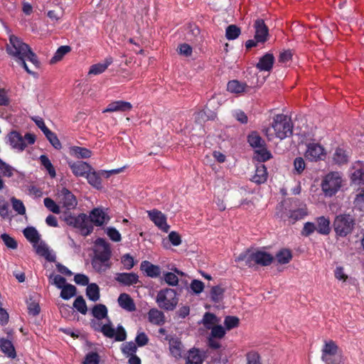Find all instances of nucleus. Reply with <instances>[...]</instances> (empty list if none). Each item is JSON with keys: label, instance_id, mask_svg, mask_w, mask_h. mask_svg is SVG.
I'll list each match as a JSON object with an SVG mask.
<instances>
[{"label": "nucleus", "instance_id": "64", "mask_svg": "<svg viewBox=\"0 0 364 364\" xmlns=\"http://www.w3.org/2000/svg\"><path fill=\"white\" fill-rule=\"evenodd\" d=\"M247 364H262L259 355L256 352H250L247 354Z\"/></svg>", "mask_w": 364, "mask_h": 364}, {"label": "nucleus", "instance_id": "36", "mask_svg": "<svg viewBox=\"0 0 364 364\" xmlns=\"http://www.w3.org/2000/svg\"><path fill=\"white\" fill-rule=\"evenodd\" d=\"M350 181L356 186L364 188V171L360 168L355 170L351 173Z\"/></svg>", "mask_w": 364, "mask_h": 364}, {"label": "nucleus", "instance_id": "3", "mask_svg": "<svg viewBox=\"0 0 364 364\" xmlns=\"http://www.w3.org/2000/svg\"><path fill=\"white\" fill-rule=\"evenodd\" d=\"M293 125L290 119L283 114L275 115L270 125L262 129V132L268 139H274L283 140L292 134Z\"/></svg>", "mask_w": 364, "mask_h": 364}, {"label": "nucleus", "instance_id": "7", "mask_svg": "<svg viewBox=\"0 0 364 364\" xmlns=\"http://www.w3.org/2000/svg\"><path fill=\"white\" fill-rule=\"evenodd\" d=\"M341 359L343 356L337 343L332 340L325 341L321 349L322 361L326 364Z\"/></svg>", "mask_w": 364, "mask_h": 364}, {"label": "nucleus", "instance_id": "45", "mask_svg": "<svg viewBox=\"0 0 364 364\" xmlns=\"http://www.w3.org/2000/svg\"><path fill=\"white\" fill-rule=\"evenodd\" d=\"M272 157V154L263 146L255 150V158L257 161L264 162Z\"/></svg>", "mask_w": 364, "mask_h": 364}, {"label": "nucleus", "instance_id": "18", "mask_svg": "<svg viewBox=\"0 0 364 364\" xmlns=\"http://www.w3.org/2000/svg\"><path fill=\"white\" fill-rule=\"evenodd\" d=\"M132 105L129 102L122 100L114 101L109 103L107 107L102 110L103 113L115 112H127L131 110Z\"/></svg>", "mask_w": 364, "mask_h": 364}, {"label": "nucleus", "instance_id": "30", "mask_svg": "<svg viewBox=\"0 0 364 364\" xmlns=\"http://www.w3.org/2000/svg\"><path fill=\"white\" fill-rule=\"evenodd\" d=\"M267 179V168L263 164L257 166L255 173L252 176V181L260 184L264 183Z\"/></svg>", "mask_w": 364, "mask_h": 364}, {"label": "nucleus", "instance_id": "54", "mask_svg": "<svg viewBox=\"0 0 364 364\" xmlns=\"http://www.w3.org/2000/svg\"><path fill=\"white\" fill-rule=\"evenodd\" d=\"M334 277L338 281L346 282L348 279V275L346 273L344 267L341 266H337L334 269Z\"/></svg>", "mask_w": 364, "mask_h": 364}, {"label": "nucleus", "instance_id": "63", "mask_svg": "<svg viewBox=\"0 0 364 364\" xmlns=\"http://www.w3.org/2000/svg\"><path fill=\"white\" fill-rule=\"evenodd\" d=\"M122 263L125 269H130L134 265V258L129 254H126L122 257Z\"/></svg>", "mask_w": 364, "mask_h": 364}, {"label": "nucleus", "instance_id": "25", "mask_svg": "<svg viewBox=\"0 0 364 364\" xmlns=\"http://www.w3.org/2000/svg\"><path fill=\"white\" fill-rule=\"evenodd\" d=\"M113 62V59L111 57L107 58L102 63L95 64L92 65L88 72L89 75H97L104 73L109 65Z\"/></svg>", "mask_w": 364, "mask_h": 364}, {"label": "nucleus", "instance_id": "33", "mask_svg": "<svg viewBox=\"0 0 364 364\" xmlns=\"http://www.w3.org/2000/svg\"><path fill=\"white\" fill-rule=\"evenodd\" d=\"M0 348L8 357L12 358L16 357L15 348L11 341L1 338L0 340Z\"/></svg>", "mask_w": 364, "mask_h": 364}, {"label": "nucleus", "instance_id": "55", "mask_svg": "<svg viewBox=\"0 0 364 364\" xmlns=\"http://www.w3.org/2000/svg\"><path fill=\"white\" fill-rule=\"evenodd\" d=\"M73 306L82 314H85L87 311L85 299L82 296L76 298L73 303Z\"/></svg>", "mask_w": 364, "mask_h": 364}, {"label": "nucleus", "instance_id": "16", "mask_svg": "<svg viewBox=\"0 0 364 364\" xmlns=\"http://www.w3.org/2000/svg\"><path fill=\"white\" fill-rule=\"evenodd\" d=\"M73 173L77 177H85L90 171H92V166L84 161H70L68 162Z\"/></svg>", "mask_w": 364, "mask_h": 364}, {"label": "nucleus", "instance_id": "10", "mask_svg": "<svg viewBox=\"0 0 364 364\" xmlns=\"http://www.w3.org/2000/svg\"><path fill=\"white\" fill-rule=\"evenodd\" d=\"M326 155V149L319 143L313 141L306 144L304 156L308 161L313 162L323 161Z\"/></svg>", "mask_w": 364, "mask_h": 364}, {"label": "nucleus", "instance_id": "24", "mask_svg": "<svg viewBox=\"0 0 364 364\" xmlns=\"http://www.w3.org/2000/svg\"><path fill=\"white\" fill-rule=\"evenodd\" d=\"M141 269L150 277H157L161 274V269L159 266L154 265L148 261H143L141 263Z\"/></svg>", "mask_w": 364, "mask_h": 364}, {"label": "nucleus", "instance_id": "37", "mask_svg": "<svg viewBox=\"0 0 364 364\" xmlns=\"http://www.w3.org/2000/svg\"><path fill=\"white\" fill-rule=\"evenodd\" d=\"M109 259H104L101 257H94L92 260V266L95 270L99 272H105L109 268Z\"/></svg>", "mask_w": 364, "mask_h": 364}, {"label": "nucleus", "instance_id": "29", "mask_svg": "<svg viewBox=\"0 0 364 364\" xmlns=\"http://www.w3.org/2000/svg\"><path fill=\"white\" fill-rule=\"evenodd\" d=\"M148 318L149 321L155 325H162L165 322L164 313L156 309H152L149 311Z\"/></svg>", "mask_w": 364, "mask_h": 364}, {"label": "nucleus", "instance_id": "43", "mask_svg": "<svg viewBox=\"0 0 364 364\" xmlns=\"http://www.w3.org/2000/svg\"><path fill=\"white\" fill-rule=\"evenodd\" d=\"M76 294V288L75 286L67 284L61 289L60 296L65 299L68 300Z\"/></svg>", "mask_w": 364, "mask_h": 364}, {"label": "nucleus", "instance_id": "42", "mask_svg": "<svg viewBox=\"0 0 364 364\" xmlns=\"http://www.w3.org/2000/svg\"><path fill=\"white\" fill-rule=\"evenodd\" d=\"M87 296L92 301H96L100 298V289L96 284H90L86 289Z\"/></svg>", "mask_w": 364, "mask_h": 364}, {"label": "nucleus", "instance_id": "23", "mask_svg": "<svg viewBox=\"0 0 364 364\" xmlns=\"http://www.w3.org/2000/svg\"><path fill=\"white\" fill-rule=\"evenodd\" d=\"M316 231L321 234L327 235L331 232L330 220L324 216H321L316 220Z\"/></svg>", "mask_w": 364, "mask_h": 364}, {"label": "nucleus", "instance_id": "6", "mask_svg": "<svg viewBox=\"0 0 364 364\" xmlns=\"http://www.w3.org/2000/svg\"><path fill=\"white\" fill-rule=\"evenodd\" d=\"M65 221L68 225L77 228L83 235H88L93 230L89 217L84 213L78 215H69L65 218Z\"/></svg>", "mask_w": 364, "mask_h": 364}, {"label": "nucleus", "instance_id": "58", "mask_svg": "<svg viewBox=\"0 0 364 364\" xmlns=\"http://www.w3.org/2000/svg\"><path fill=\"white\" fill-rule=\"evenodd\" d=\"M204 287L203 282L198 279H193L190 284L191 291L196 294H200L203 291Z\"/></svg>", "mask_w": 364, "mask_h": 364}, {"label": "nucleus", "instance_id": "26", "mask_svg": "<svg viewBox=\"0 0 364 364\" xmlns=\"http://www.w3.org/2000/svg\"><path fill=\"white\" fill-rule=\"evenodd\" d=\"M69 154L77 159H88L92 156V151L90 149L77 146L70 147Z\"/></svg>", "mask_w": 364, "mask_h": 364}, {"label": "nucleus", "instance_id": "56", "mask_svg": "<svg viewBox=\"0 0 364 364\" xmlns=\"http://www.w3.org/2000/svg\"><path fill=\"white\" fill-rule=\"evenodd\" d=\"M50 143L57 149L61 148V144L58 139L56 134L52 132L50 129L47 130V132L44 134Z\"/></svg>", "mask_w": 364, "mask_h": 364}, {"label": "nucleus", "instance_id": "35", "mask_svg": "<svg viewBox=\"0 0 364 364\" xmlns=\"http://www.w3.org/2000/svg\"><path fill=\"white\" fill-rule=\"evenodd\" d=\"M117 280L125 285H131L138 282V276L134 273H122L117 276Z\"/></svg>", "mask_w": 364, "mask_h": 364}, {"label": "nucleus", "instance_id": "2", "mask_svg": "<svg viewBox=\"0 0 364 364\" xmlns=\"http://www.w3.org/2000/svg\"><path fill=\"white\" fill-rule=\"evenodd\" d=\"M6 50L8 55L18 65L23 66L29 74L33 73L29 70L26 60L30 61L36 67L39 65L37 56L30 46L14 35L9 36V42L6 44Z\"/></svg>", "mask_w": 364, "mask_h": 364}, {"label": "nucleus", "instance_id": "11", "mask_svg": "<svg viewBox=\"0 0 364 364\" xmlns=\"http://www.w3.org/2000/svg\"><path fill=\"white\" fill-rule=\"evenodd\" d=\"M150 220L162 231L167 232L170 226L166 223V215L156 209L147 211Z\"/></svg>", "mask_w": 364, "mask_h": 364}, {"label": "nucleus", "instance_id": "47", "mask_svg": "<svg viewBox=\"0 0 364 364\" xmlns=\"http://www.w3.org/2000/svg\"><path fill=\"white\" fill-rule=\"evenodd\" d=\"M202 323L207 328L210 329L218 323V320L214 314L205 313L203 316Z\"/></svg>", "mask_w": 364, "mask_h": 364}, {"label": "nucleus", "instance_id": "32", "mask_svg": "<svg viewBox=\"0 0 364 364\" xmlns=\"http://www.w3.org/2000/svg\"><path fill=\"white\" fill-rule=\"evenodd\" d=\"M247 85L245 83L238 80H231L227 85V90L232 94H241L246 91Z\"/></svg>", "mask_w": 364, "mask_h": 364}, {"label": "nucleus", "instance_id": "46", "mask_svg": "<svg viewBox=\"0 0 364 364\" xmlns=\"http://www.w3.org/2000/svg\"><path fill=\"white\" fill-rule=\"evenodd\" d=\"M121 348L123 354L127 357L135 355L137 350L136 344L132 341L123 343Z\"/></svg>", "mask_w": 364, "mask_h": 364}, {"label": "nucleus", "instance_id": "60", "mask_svg": "<svg viewBox=\"0 0 364 364\" xmlns=\"http://www.w3.org/2000/svg\"><path fill=\"white\" fill-rule=\"evenodd\" d=\"M1 238L2 239L4 245L7 247L13 249V250H14V249H16L17 247V242L9 235L6 234V233L2 234L1 235Z\"/></svg>", "mask_w": 364, "mask_h": 364}, {"label": "nucleus", "instance_id": "9", "mask_svg": "<svg viewBox=\"0 0 364 364\" xmlns=\"http://www.w3.org/2000/svg\"><path fill=\"white\" fill-rule=\"evenodd\" d=\"M9 141L13 149L18 151H23L28 145L35 143L36 136L34 134L27 133L22 136L17 132H11L8 136Z\"/></svg>", "mask_w": 364, "mask_h": 364}, {"label": "nucleus", "instance_id": "14", "mask_svg": "<svg viewBox=\"0 0 364 364\" xmlns=\"http://www.w3.org/2000/svg\"><path fill=\"white\" fill-rule=\"evenodd\" d=\"M107 210L102 208H94L90 213L89 219L90 223H94L97 226H101L107 223L109 220V216Z\"/></svg>", "mask_w": 364, "mask_h": 364}, {"label": "nucleus", "instance_id": "38", "mask_svg": "<svg viewBox=\"0 0 364 364\" xmlns=\"http://www.w3.org/2000/svg\"><path fill=\"white\" fill-rule=\"evenodd\" d=\"M247 140L250 145L255 149L261 148V146H264V140L256 132L250 134Z\"/></svg>", "mask_w": 364, "mask_h": 364}, {"label": "nucleus", "instance_id": "5", "mask_svg": "<svg viewBox=\"0 0 364 364\" xmlns=\"http://www.w3.org/2000/svg\"><path fill=\"white\" fill-rule=\"evenodd\" d=\"M354 225V219L348 214L338 215L333 221V228L336 235L342 237L350 234L353 230Z\"/></svg>", "mask_w": 364, "mask_h": 364}, {"label": "nucleus", "instance_id": "61", "mask_svg": "<svg viewBox=\"0 0 364 364\" xmlns=\"http://www.w3.org/2000/svg\"><path fill=\"white\" fill-rule=\"evenodd\" d=\"M224 324L227 330H230L238 326L239 318L236 316H227L225 318Z\"/></svg>", "mask_w": 364, "mask_h": 364}, {"label": "nucleus", "instance_id": "57", "mask_svg": "<svg viewBox=\"0 0 364 364\" xmlns=\"http://www.w3.org/2000/svg\"><path fill=\"white\" fill-rule=\"evenodd\" d=\"M50 279L52 284L60 289L67 284L65 278L58 274L51 275Z\"/></svg>", "mask_w": 364, "mask_h": 364}, {"label": "nucleus", "instance_id": "53", "mask_svg": "<svg viewBox=\"0 0 364 364\" xmlns=\"http://www.w3.org/2000/svg\"><path fill=\"white\" fill-rule=\"evenodd\" d=\"M240 34V29L235 25H230L226 28V38L228 40H234Z\"/></svg>", "mask_w": 364, "mask_h": 364}, {"label": "nucleus", "instance_id": "40", "mask_svg": "<svg viewBox=\"0 0 364 364\" xmlns=\"http://www.w3.org/2000/svg\"><path fill=\"white\" fill-rule=\"evenodd\" d=\"M23 235L33 245L39 242L40 235L34 228H27L23 230Z\"/></svg>", "mask_w": 364, "mask_h": 364}, {"label": "nucleus", "instance_id": "59", "mask_svg": "<svg viewBox=\"0 0 364 364\" xmlns=\"http://www.w3.org/2000/svg\"><path fill=\"white\" fill-rule=\"evenodd\" d=\"M108 237L114 242H119L122 239L121 234L114 228L109 227L106 229Z\"/></svg>", "mask_w": 364, "mask_h": 364}, {"label": "nucleus", "instance_id": "49", "mask_svg": "<svg viewBox=\"0 0 364 364\" xmlns=\"http://www.w3.org/2000/svg\"><path fill=\"white\" fill-rule=\"evenodd\" d=\"M224 294V289L220 286H215L212 287L210 290L211 299L215 302H218L222 300Z\"/></svg>", "mask_w": 364, "mask_h": 364}, {"label": "nucleus", "instance_id": "19", "mask_svg": "<svg viewBox=\"0 0 364 364\" xmlns=\"http://www.w3.org/2000/svg\"><path fill=\"white\" fill-rule=\"evenodd\" d=\"M255 38L257 42H265L268 36V28L264 24L263 20L257 19L255 23Z\"/></svg>", "mask_w": 364, "mask_h": 364}, {"label": "nucleus", "instance_id": "44", "mask_svg": "<svg viewBox=\"0 0 364 364\" xmlns=\"http://www.w3.org/2000/svg\"><path fill=\"white\" fill-rule=\"evenodd\" d=\"M100 356L95 351H90L85 354L82 364H100Z\"/></svg>", "mask_w": 364, "mask_h": 364}, {"label": "nucleus", "instance_id": "20", "mask_svg": "<svg viewBox=\"0 0 364 364\" xmlns=\"http://www.w3.org/2000/svg\"><path fill=\"white\" fill-rule=\"evenodd\" d=\"M308 214L306 205L293 210H289L288 213L281 215L284 220L287 218L290 223H295L296 221L304 218Z\"/></svg>", "mask_w": 364, "mask_h": 364}, {"label": "nucleus", "instance_id": "41", "mask_svg": "<svg viewBox=\"0 0 364 364\" xmlns=\"http://www.w3.org/2000/svg\"><path fill=\"white\" fill-rule=\"evenodd\" d=\"M292 258V255L290 250L287 249H283L280 250L277 255H276V259L277 261L282 264H287L289 263Z\"/></svg>", "mask_w": 364, "mask_h": 364}, {"label": "nucleus", "instance_id": "8", "mask_svg": "<svg viewBox=\"0 0 364 364\" xmlns=\"http://www.w3.org/2000/svg\"><path fill=\"white\" fill-rule=\"evenodd\" d=\"M176 292L172 289H165L161 290L156 296V303L159 306L167 311H171L175 309L178 304Z\"/></svg>", "mask_w": 364, "mask_h": 364}, {"label": "nucleus", "instance_id": "1", "mask_svg": "<svg viewBox=\"0 0 364 364\" xmlns=\"http://www.w3.org/2000/svg\"><path fill=\"white\" fill-rule=\"evenodd\" d=\"M92 314L94 317L90 321L92 328L96 331L102 333L108 338H114L116 341H123L127 338V333L122 326H119L114 329L112 322L107 317V309L103 304L95 305Z\"/></svg>", "mask_w": 364, "mask_h": 364}, {"label": "nucleus", "instance_id": "15", "mask_svg": "<svg viewBox=\"0 0 364 364\" xmlns=\"http://www.w3.org/2000/svg\"><path fill=\"white\" fill-rule=\"evenodd\" d=\"M95 257H101L104 259H109L111 250L109 244L104 239H97L95 243Z\"/></svg>", "mask_w": 364, "mask_h": 364}, {"label": "nucleus", "instance_id": "62", "mask_svg": "<svg viewBox=\"0 0 364 364\" xmlns=\"http://www.w3.org/2000/svg\"><path fill=\"white\" fill-rule=\"evenodd\" d=\"M165 282L171 286H176L178 283L177 276L173 272H167L164 276Z\"/></svg>", "mask_w": 364, "mask_h": 364}, {"label": "nucleus", "instance_id": "12", "mask_svg": "<svg viewBox=\"0 0 364 364\" xmlns=\"http://www.w3.org/2000/svg\"><path fill=\"white\" fill-rule=\"evenodd\" d=\"M251 262L252 265L257 264L262 266H267L273 261V256L264 250H252L250 255Z\"/></svg>", "mask_w": 364, "mask_h": 364}, {"label": "nucleus", "instance_id": "34", "mask_svg": "<svg viewBox=\"0 0 364 364\" xmlns=\"http://www.w3.org/2000/svg\"><path fill=\"white\" fill-rule=\"evenodd\" d=\"M33 246L38 255L45 257L48 260H53V256L51 255L48 247L45 242L40 240L39 242L33 244Z\"/></svg>", "mask_w": 364, "mask_h": 364}, {"label": "nucleus", "instance_id": "27", "mask_svg": "<svg viewBox=\"0 0 364 364\" xmlns=\"http://www.w3.org/2000/svg\"><path fill=\"white\" fill-rule=\"evenodd\" d=\"M169 351L171 355L176 359L181 357L183 346L181 342L178 338L169 340Z\"/></svg>", "mask_w": 364, "mask_h": 364}, {"label": "nucleus", "instance_id": "17", "mask_svg": "<svg viewBox=\"0 0 364 364\" xmlns=\"http://www.w3.org/2000/svg\"><path fill=\"white\" fill-rule=\"evenodd\" d=\"M206 357L204 350L192 348L188 353L186 364H202Z\"/></svg>", "mask_w": 364, "mask_h": 364}, {"label": "nucleus", "instance_id": "39", "mask_svg": "<svg viewBox=\"0 0 364 364\" xmlns=\"http://www.w3.org/2000/svg\"><path fill=\"white\" fill-rule=\"evenodd\" d=\"M17 173L18 171L14 167L0 159V173L3 176L10 178Z\"/></svg>", "mask_w": 364, "mask_h": 364}, {"label": "nucleus", "instance_id": "21", "mask_svg": "<svg viewBox=\"0 0 364 364\" xmlns=\"http://www.w3.org/2000/svg\"><path fill=\"white\" fill-rule=\"evenodd\" d=\"M274 63V55L272 53H268L259 58L256 67L260 71L269 72L273 68Z\"/></svg>", "mask_w": 364, "mask_h": 364}, {"label": "nucleus", "instance_id": "51", "mask_svg": "<svg viewBox=\"0 0 364 364\" xmlns=\"http://www.w3.org/2000/svg\"><path fill=\"white\" fill-rule=\"evenodd\" d=\"M43 203L46 208L50 212L55 214H59L60 213L59 205H58L53 199L50 198H46L43 200Z\"/></svg>", "mask_w": 364, "mask_h": 364}, {"label": "nucleus", "instance_id": "31", "mask_svg": "<svg viewBox=\"0 0 364 364\" xmlns=\"http://www.w3.org/2000/svg\"><path fill=\"white\" fill-rule=\"evenodd\" d=\"M85 178L90 185L97 189H101L102 180L100 176V173L96 172L92 168V171H90Z\"/></svg>", "mask_w": 364, "mask_h": 364}, {"label": "nucleus", "instance_id": "48", "mask_svg": "<svg viewBox=\"0 0 364 364\" xmlns=\"http://www.w3.org/2000/svg\"><path fill=\"white\" fill-rule=\"evenodd\" d=\"M40 161L41 164L48 171L49 175L52 178H54L55 176V171L49 159L45 155H41L40 156Z\"/></svg>", "mask_w": 364, "mask_h": 364}, {"label": "nucleus", "instance_id": "4", "mask_svg": "<svg viewBox=\"0 0 364 364\" xmlns=\"http://www.w3.org/2000/svg\"><path fill=\"white\" fill-rule=\"evenodd\" d=\"M345 185L343 175L338 171H331L321 179V188L326 197L335 196Z\"/></svg>", "mask_w": 364, "mask_h": 364}, {"label": "nucleus", "instance_id": "13", "mask_svg": "<svg viewBox=\"0 0 364 364\" xmlns=\"http://www.w3.org/2000/svg\"><path fill=\"white\" fill-rule=\"evenodd\" d=\"M58 198L60 203L68 210L74 209L77 204L75 196L65 188L58 193Z\"/></svg>", "mask_w": 364, "mask_h": 364}, {"label": "nucleus", "instance_id": "50", "mask_svg": "<svg viewBox=\"0 0 364 364\" xmlns=\"http://www.w3.org/2000/svg\"><path fill=\"white\" fill-rule=\"evenodd\" d=\"M70 51V48L68 46H60L55 53L51 59V63H56L60 60L63 56Z\"/></svg>", "mask_w": 364, "mask_h": 364}, {"label": "nucleus", "instance_id": "22", "mask_svg": "<svg viewBox=\"0 0 364 364\" xmlns=\"http://www.w3.org/2000/svg\"><path fill=\"white\" fill-rule=\"evenodd\" d=\"M349 157V151L341 146L337 147L332 155L333 161L338 165L346 164Z\"/></svg>", "mask_w": 364, "mask_h": 364}, {"label": "nucleus", "instance_id": "52", "mask_svg": "<svg viewBox=\"0 0 364 364\" xmlns=\"http://www.w3.org/2000/svg\"><path fill=\"white\" fill-rule=\"evenodd\" d=\"M13 209L19 215H24L26 213V208L21 200L14 197L11 198Z\"/></svg>", "mask_w": 364, "mask_h": 364}, {"label": "nucleus", "instance_id": "28", "mask_svg": "<svg viewBox=\"0 0 364 364\" xmlns=\"http://www.w3.org/2000/svg\"><path fill=\"white\" fill-rule=\"evenodd\" d=\"M119 305L124 309L128 311H133L135 310V304L129 295L127 294H122L118 298Z\"/></svg>", "mask_w": 364, "mask_h": 364}]
</instances>
